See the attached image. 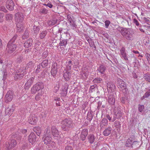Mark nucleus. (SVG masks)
Returning a JSON list of instances; mask_svg holds the SVG:
<instances>
[{"mask_svg": "<svg viewBox=\"0 0 150 150\" xmlns=\"http://www.w3.org/2000/svg\"><path fill=\"white\" fill-rule=\"evenodd\" d=\"M114 125L117 131L118 132H120L121 128L120 122L117 120L116 121L114 122Z\"/></svg>", "mask_w": 150, "mask_h": 150, "instance_id": "nucleus-32", "label": "nucleus"}, {"mask_svg": "<svg viewBox=\"0 0 150 150\" xmlns=\"http://www.w3.org/2000/svg\"><path fill=\"white\" fill-rule=\"evenodd\" d=\"M139 146L138 142L137 141H134L133 143L132 142V147L137 148L139 147Z\"/></svg>", "mask_w": 150, "mask_h": 150, "instance_id": "nucleus-49", "label": "nucleus"}, {"mask_svg": "<svg viewBox=\"0 0 150 150\" xmlns=\"http://www.w3.org/2000/svg\"><path fill=\"white\" fill-rule=\"evenodd\" d=\"M17 46L15 43L8 42L6 51L9 54H11L16 49Z\"/></svg>", "mask_w": 150, "mask_h": 150, "instance_id": "nucleus-6", "label": "nucleus"}, {"mask_svg": "<svg viewBox=\"0 0 150 150\" xmlns=\"http://www.w3.org/2000/svg\"><path fill=\"white\" fill-rule=\"evenodd\" d=\"M87 41L91 47L93 46L94 45V42L92 41L91 39H88L87 40Z\"/></svg>", "mask_w": 150, "mask_h": 150, "instance_id": "nucleus-55", "label": "nucleus"}, {"mask_svg": "<svg viewBox=\"0 0 150 150\" xmlns=\"http://www.w3.org/2000/svg\"><path fill=\"white\" fill-rule=\"evenodd\" d=\"M72 65V61L69 60L66 65V68L65 71H69L71 70V67Z\"/></svg>", "mask_w": 150, "mask_h": 150, "instance_id": "nucleus-34", "label": "nucleus"}, {"mask_svg": "<svg viewBox=\"0 0 150 150\" xmlns=\"http://www.w3.org/2000/svg\"><path fill=\"white\" fill-rule=\"evenodd\" d=\"M107 86L108 90L109 89L111 91H112L114 89L115 85L112 82L110 81L108 82L107 83Z\"/></svg>", "mask_w": 150, "mask_h": 150, "instance_id": "nucleus-33", "label": "nucleus"}, {"mask_svg": "<svg viewBox=\"0 0 150 150\" xmlns=\"http://www.w3.org/2000/svg\"><path fill=\"white\" fill-rule=\"evenodd\" d=\"M16 29L18 32L20 33L23 30L24 27L22 23H17Z\"/></svg>", "mask_w": 150, "mask_h": 150, "instance_id": "nucleus-28", "label": "nucleus"}, {"mask_svg": "<svg viewBox=\"0 0 150 150\" xmlns=\"http://www.w3.org/2000/svg\"><path fill=\"white\" fill-rule=\"evenodd\" d=\"M23 60L24 59H23V56H20L17 57L16 61L17 63H20L22 62Z\"/></svg>", "mask_w": 150, "mask_h": 150, "instance_id": "nucleus-50", "label": "nucleus"}, {"mask_svg": "<svg viewBox=\"0 0 150 150\" xmlns=\"http://www.w3.org/2000/svg\"><path fill=\"white\" fill-rule=\"evenodd\" d=\"M37 137L36 135L33 132L31 133L28 136V140L32 144H33L36 141Z\"/></svg>", "mask_w": 150, "mask_h": 150, "instance_id": "nucleus-15", "label": "nucleus"}, {"mask_svg": "<svg viewBox=\"0 0 150 150\" xmlns=\"http://www.w3.org/2000/svg\"><path fill=\"white\" fill-rule=\"evenodd\" d=\"M148 92L147 91V92L145 93L144 96L142 97V99H144V98H147L149 97L150 95V94L148 93Z\"/></svg>", "mask_w": 150, "mask_h": 150, "instance_id": "nucleus-59", "label": "nucleus"}, {"mask_svg": "<svg viewBox=\"0 0 150 150\" xmlns=\"http://www.w3.org/2000/svg\"><path fill=\"white\" fill-rule=\"evenodd\" d=\"M117 83L118 87L120 90L126 87V85L125 84L124 81L120 79H118Z\"/></svg>", "mask_w": 150, "mask_h": 150, "instance_id": "nucleus-18", "label": "nucleus"}, {"mask_svg": "<svg viewBox=\"0 0 150 150\" xmlns=\"http://www.w3.org/2000/svg\"><path fill=\"white\" fill-rule=\"evenodd\" d=\"M51 132L52 134L54 137H58L59 136V132L55 126H52L51 128Z\"/></svg>", "mask_w": 150, "mask_h": 150, "instance_id": "nucleus-19", "label": "nucleus"}, {"mask_svg": "<svg viewBox=\"0 0 150 150\" xmlns=\"http://www.w3.org/2000/svg\"><path fill=\"white\" fill-rule=\"evenodd\" d=\"M108 102L111 105H114L115 103V100L114 96L110 95L108 98Z\"/></svg>", "mask_w": 150, "mask_h": 150, "instance_id": "nucleus-27", "label": "nucleus"}, {"mask_svg": "<svg viewBox=\"0 0 150 150\" xmlns=\"http://www.w3.org/2000/svg\"><path fill=\"white\" fill-rule=\"evenodd\" d=\"M40 29L39 27L38 26L35 25L34 26L33 30L35 33L37 34L39 32Z\"/></svg>", "mask_w": 150, "mask_h": 150, "instance_id": "nucleus-47", "label": "nucleus"}, {"mask_svg": "<svg viewBox=\"0 0 150 150\" xmlns=\"http://www.w3.org/2000/svg\"><path fill=\"white\" fill-rule=\"evenodd\" d=\"M88 142L91 144H93L95 141L96 137L92 134H89L87 137Z\"/></svg>", "mask_w": 150, "mask_h": 150, "instance_id": "nucleus-22", "label": "nucleus"}, {"mask_svg": "<svg viewBox=\"0 0 150 150\" xmlns=\"http://www.w3.org/2000/svg\"><path fill=\"white\" fill-rule=\"evenodd\" d=\"M93 112H89L88 113L87 118V120L90 121L92 119L93 117Z\"/></svg>", "mask_w": 150, "mask_h": 150, "instance_id": "nucleus-39", "label": "nucleus"}, {"mask_svg": "<svg viewBox=\"0 0 150 150\" xmlns=\"http://www.w3.org/2000/svg\"><path fill=\"white\" fill-rule=\"evenodd\" d=\"M71 23V25L73 27L76 28L77 26V25H76V23H75V21H74V20L72 21H71V22H70Z\"/></svg>", "mask_w": 150, "mask_h": 150, "instance_id": "nucleus-63", "label": "nucleus"}, {"mask_svg": "<svg viewBox=\"0 0 150 150\" xmlns=\"http://www.w3.org/2000/svg\"><path fill=\"white\" fill-rule=\"evenodd\" d=\"M106 69V67L104 64H102L98 67L97 70L101 74H103Z\"/></svg>", "mask_w": 150, "mask_h": 150, "instance_id": "nucleus-29", "label": "nucleus"}, {"mask_svg": "<svg viewBox=\"0 0 150 150\" xmlns=\"http://www.w3.org/2000/svg\"><path fill=\"white\" fill-rule=\"evenodd\" d=\"M121 56L125 60H128L127 57V54L125 52V48L124 47H122L120 50Z\"/></svg>", "mask_w": 150, "mask_h": 150, "instance_id": "nucleus-20", "label": "nucleus"}, {"mask_svg": "<svg viewBox=\"0 0 150 150\" xmlns=\"http://www.w3.org/2000/svg\"><path fill=\"white\" fill-rule=\"evenodd\" d=\"M60 40V42L59 43V45L61 46H64L65 47L67 44L68 41L64 39L61 37Z\"/></svg>", "mask_w": 150, "mask_h": 150, "instance_id": "nucleus-31", "label": "nucleus"}, {"mask_svg": "<svg viewBox=\"0 0 150 150\" xmlns=\"http://www.w3.org/2000/svg\"><path fill=\"white\" fill-rule=\"evenodd\" d=\"M117 30L127 40L131 41L133 40L134 32L132 29L119 27Z\"/></svg>", "mask_w": 150, "mask_h": 150, "instance_id": "nucleus-1", "label": "nucleus"}, {"mask_svg": "<svg viewBox=\"0 0 150 150\" xmlns=\"http://www.w3.org/2000/svg\"><path fill=\"white\" fill-rule=\"evenodd\" d=\"M34 64L31 61L29 62L27 64L26 67L28 68H29V70L30 71L32 68L33 67Z\"/></svg>", "mask_w": 150, "mask_h": 150, "instance_id": "nucleus-45", "label": "nucleus"}, {"mask_svg": "<svg viewBox=\"0 0 150 150\" xmlns=\"http://www.w3.org/2000/svg\"><path fill=\"white\" fill-rule=\"evenodd\" d=\"M45 135V137L42 139L44 144L47 145L51 144L53 142L52 141V138L50 135V130H47Z\"/></svg>", "mask_w": 150, "mask_h": 150, "instance_id": "nucleus-5", "label": "nucleus"}, {"mask_svg": "<svg viewBox=\"0 0 150 150\" xmlns=\"http://www.w3.org/2000/svg\"><path fill=\"white\" fill-rule=\"evenodd\" d=\"M48 59H45L42 61L41 65L42 68H45L48 66Z\"/></svg>", "mask_w": 150, "mask_h": 150, "instance_id": "nucleus-40", "label": "nucleus"}, {"mask_svg": "<svg viewBox=\"0 0 150 150\" xmlns=\"http://www.w3.org/2000/svg\"><path fill=\"white\" fill-rule=\"evenodd\" d=\"M57 19H52L49 21L48 23L50 25H53L57 23Z\"/></svg>", "mask_w": 150, "mask_h": 150, "instance_id": "nucleus-43", "label": "nucleus"}, {"mask_svg": "<svg viewBox=\"0 0 150 150\" xmlns=\"http://www.w3.org/2000/svg\"><path fill=\"white\" fill-rule=\"evenodd\" d=\"M19 38L18 37V35L17 34H15L13 38L9 41L8 42L14 43H17L18 41L19 40Z\"/></svg>", "mask_w": 150, "mask_h": 150, "instance_id": "nucleus-24", "label": "nucleus"}, {"mask_svg": "<svg viewBox=\"0 0 150 150\" xmlns=\"http://www.w3.org/2000/svg\"><path fill=\"white\" fill-rule=\"evenodd\" d=\"M14 110V107L12 105L11 108L8 107L6 109V112L7 113L8 115H11L13 114Z\"/></svg>", "mask_w": 150, "mask_h": 150, "instance_id": "nucleus-26", "label": "nucleus"}, {"mask_svg": "<svg viewBox=\"0 0 150 150\" xmlns=\"http://www.w3.org/2000/svg\"><path fill=\"white\" fill-rule=\"evenodd\" d=\"M144 78L147 81L150 82V74L149 73L146 74H144Z\"/></svg>", "mask_w": 150, "mask_h": 150, "instance_id": "nucleus-44", "label": "nucleus"}, {"mask_svg": "<svg viewBox=\"0 0 150 150\" xmlns=\"http://www.w3.org/2000/svg\"><path fill=\"white\" fill-rule=\"evenodd\" d=\"M144 108V106L143 105L139 104L138 105V110L140 112H142Z\"/></svg>", "mask_w": 150, "mask_h": 150, "instance_id": "nucleus-52", "label": "nucleus"}, {"mask_svg": "<svg viewBox=\"0 0 150 150\" xmlns=\"http://www.w3.org/2000/svg\"><path fill=\"white\" fill-rule=\"evenodd\" d=\"M27 72L25 67H21L18 70L15 74L14 78L15 80L21 79Z\"/></svg>", "mask_w": 150, "mask_h": 150, "instance_id": "nucleus-3", "label": "nucleus"}, {"mask_svg": "<svg viewBox=\"0 0 150 150\" xmlns=\"http://www.w3.org/2000/svg\"><path fill=\"white\" fill-rule=\"evenodd\" d=\"M68 88V86L67 85H66L64 88H63L62 91L61 93L64 96H66L67 93V90Z\"/></svg>", "mask_w": 150, "mask_h": 150, "instance_id": "nucleus-38", "label": "nucleus"}, {"mask_svg": "<svg viewBox=\"0 0 150 150\" xmlns=\"http://www.w3.org/2000/svg\"><path fill=\"white\" fill-rule=\"evenodd\" d=\"M58 32L62 33V35H61V37L65 40L68 41L70 39V35L67 32H64V33H62L63 31H60L59 29H58Z\"/></svg>", "mask_w": 150, "mask_h": 150, "instance_id": "nucleus-17", "label": "nucleus"}, {"mask_svg": "<svg viewBox=\"0 0 150 150\" xmlns=\"http://www.w3.org/2000/svg\"><path fill=\"white\" fill-rule=\"evenodd\" d=\"M43 87V85L42 83H38L34 85L32 88L31 91L32 94L36 93L38 91Z\"/></svg>", "mask_w": 150, "mask_h": 150, "instance_id": "nucleus-7", "label": "nucleus"}, {"mask_svg": "<svg viewBox=\"0 0 150 150\" xmlns=\"http://www.w3.org/2000/svg\"><path fill=\"white\" fill-rule=\"evenodd\" d=\"M108 125V120L105 118H103L101 120L100 123V127L101 129L104 128V126Z\"/></svg>", "mask_w": 150, "mask_h": 150, "instance_id": "nucleus-25", "label": "nucleus"}, {"mask_svg": "<svg viewBox=\"0 0 150 150\" xmlns=\"http://www.w3.org/2000/svg\"><path fill=\"white\" fill-rule=\"evenodd\" d=\"M14 4L12 0H7L6 2V7L10 11L14 9Z\"/></svg>", "mask_w": 150, "mask_h": 150, "instance_id": "nucleus-13", "label": "nucleus"}, {"mask_svg": "<svg viewBox=\"0 0 150 150\" xmlns=\"http://www.w3.org/2000/svg\"><path fill=\"white\" fill-rule=\"evenodd\" d=\"M48 53L47 52H46V51L44 52L43 53V55H42V57H43V58H46L48 56Z\"/></svg>", "mask_w": 150, "mask_h": 150, "instance_id": "nucleus-64", "label": "nucleus"}, {"mask_svg": "<svg viewBox=\"0 0 150 150\" xmlns=\"http://www.w3.org/2000/svg\"><path fill=\"white\" fill-rule=\"evenodd\" d=\"M112 130V127H108L103 131V134L105 136H108L111 133Z\"/></svg>", "mask_w": 150, "mask_h": 150, "instance_id": "nucleus-21", "label": "nucleus"}, {"mask_svg": "<svg viewBox=\"0 0 150 150\" xmlns=\"http://www.w3.org/2000/svg\"><path fill=\"white\" fill-rule=\"evenodd\" d=\"M102 81V79L101 78L97 77L93 80V82L94 83H100Z\"/></svg>", "mask_w": 150, "mask_h": 150, "instance_id": "nucleus-46", "label": "nucleus"}, {"mask_svg": "<svg viewBox=\"0 0 150 150\" xmlns=\"http://www.w3.org/2000/svg\"><path fill=\"white\" fill-rule=\"evenodd\" d=\"M58 71V65L57 63L54 62L52 65L50 71L51 74L55 77Z\"/></svg>", "mask_w": 150, "mask_h": 150, "instance_id": "nucleus-10", "label": "nucleus"}, {"mask_svg": "<svg viewBox=\"0 0 150 150\" xmlns=\"http://www.w3.org/2000/svg\"><path fill=\"white\" fill-rule=\"evenodd\" d=\"M24 18V15L21 12H18L15 14V19L16 23H22Z\"/></svg>", "mask_w": 150, "mask_h": 150, "instance_id": "nucleus-8", "label": "nucleus"}, {"mask_svg": "<svg viewBox=\"0 0 150 150\" xmlns=\"http://www.w3.org/2000/svg\"><path fill=\"white\" fill-rule=\"evenodd\" d=\"M29 31L28 29H26L23 35L22 36V39L23 40H24L28 38L29 37Z\"/></svg>", "mask_w": 150, "mask_h": 150, "instance_id": "nucleus-36", "label": "nucleus"}, {"mask_svg": "<svg viewBox=\"0 0 150 150\" xmlns=\"http://www.w3.org/2000/svg\"><path fill=\"white\" fill-rule=\"evenodd\" d=\"M97 85H94L90 86L89 89V92L90 93H93L97 90Z\"/></svg>", "mask_w": 150, "mask_h": 150, "instance_id": "nucleus-41", "label": "nucleus"}, {"mask_svg": "<svg viewBox=\"0 0 150 150\" xmlns=\"http://www.w3.org/2000/svg\"><path fill=\"white\" fill-rule=\"evenodd\" d=\"M39 34V37L40 39H42L45 38L47 33V30H44L40 32Z\"/></svg>", "mask_w": 150, "mask_h": 150, "instance_id": "nucleus-37", "label": "nucleus"}, {"mask_svg": "<svg viewBox=\"0 0 150 150\" xmlns=\"http://www.w3.org/2000/svg\"><path fill=\"white\" fill-rule=\"evenodd\" d=\"M88 129H83L81 132L80 135V138L82 141L85 140L88 134Z\"/></svg>", "mask_w": 150, "mask_h": 150, "instance_id": "nucleus-16", "label": "nucleus"}, {"mask_svg": "<svg viewBox=\"0 0 150 150\" xmlns=\"http://www.w3.org/2000/svg\"><path fill=\"white\" fill-rule=\"evenodd\" d=\"M38 120V117L35 115H31L28 119V123L31 125L36 124Z\"/></svg>", "mask_w": 150, "mask_h": 150, "instance_id": "nucleus-11", "label": "nucleus"}, {"mask_svg": "<svg viewBox=\"0 0 150 150\" xmlns=\"http://www.w3.org/2000/svg\"><path fill=\"white\" fill-rule=\"evenodd\" d=\"M34 131L36 133L37 135L39 136L41 132V128L39 127H35L34 129Z\"/></svg>", "mask_w": 150, "mask_h": 150, "instance_id": "nucleus-35", "label": "nucleus"}, {"mask_svg": "<svg viewBox=\"0 0 150 150\" xmlns=\"http://www.w3.org/2000/svg\"><path fill=\"white\" fill-rule=\"evenodd\" d=\"M113 112V117L112 118V122H114L116 119H120L123 115L121 109L119 108H115Z\"/></svg>", "mask_w": 150, "mask_h": 150, "instance_id": "nucleus-4", "label": "nucleus"}, {"mask_svg": "<svg viewBox=\"0 0 150 150\" xmlns=\"http://www.w3.org/2000/svg\"><path fill=\"white\" fill-rule=\"evenodd\" d=\"M40 12L42 13L46 14L47 13V10L45 8H43L41 9Z\"/></svg>", "mask_w": 150, "mask_h": 150, "instance_id": "nucleus-57", "label": "nucleus"}, {"mask_svg": "<svg viewBox=\"0 0 150 150\" xmlns=\"http://www.w3.org/2000/svg\"><path fill=\"white\" fill-rule=\"evenodd\" d=\"M62 124L63 125L62 126V130L67 132L69 131V128L72 127V122L70 118H66L63 120Z\"/></svg>", "mask_w": 150, "mask_h": 150, "instance_id": "nucleus-2", "label": "nucleus"}, {"mask_svg": "<svg viewBox=\"0 0 150 150\" xmlns=\"http://www.w3.org/2000/svg\"><path fill=\"white\" fill-rule=\"evenodd\" d=\"M33 40L32 39H29L24 43V46L25 48H29L30 47L32 44Z\"/></svg>", "mask_w": 150, "mask_h": 150, "instance_id": "nucleus-23", "label": "nucleus"}, {"mask_svg": "<svg viewBox=\"0 0 150 150\" xmlns=\"http://www.w3.org/2000/svg\"><path fill=\"white\" fill-rule=\"evenodd\" d=\"M128 99L127 96H124L122 97L121 99V101L122 103H124L125 102V100H127Z\"/></svg>", "mask_w": 150, "mask_h": 150, "instance_id": "nucleus-56", "label": "nucleus"}, {"mask_svg": "<svg viewBox=\"0 0 150 150\" xmlns=\"http://www.w3.org/2000/svg\"><path fill=\"white\" fill-rule=\"evenodd\" d=\"M34 77H31L28 80L25 85L24 88L25 90L29 89L34 81Z\"/></svg>", "mask_w": 150, "mask_h": 150, "instance_id": "nucleus-14", "label": "nucleus"}, {"mask_svg": "<svg viewBox=\"0 0 150 150\" xmlns=\"http://www.w3.org/2000/svg\"><path fill=\"white\" fill-rule=\"evenodd\" d=\"M40 64L38 65L37 66V68L35 70V73L38 74L39 73L40 71L41 70L42 68Z\"/></svg>", "mask_w": 150, "mask_h": 150, "instance_id": "nucleus-53", "label": "nucleus"}, {"mask_svg": "<svg viewBox=\"0 0 150 150\" xmlns=\"http://www.w3.org/2000/svg\"><path fill=\"white\" fill-rule=\"evenodd\" d=\"M65 150H73L72 146H67L65 148Z\"/></svg>", "mask_w": 150, "mask_h": 150, "instance_id": "nucleus-61", "label": "nucleus"}, {"mask_svg": "<svg viewBox=\"0 0 150 150\" xmlns=\"http://www.w3.org/2000/svg\"><path fill=\"white\" fill-rule=\"evenodd\" d=\"M73 16L71 14H69L67 16V18L70 22L74 20L72 18Z\"/></svg>", "mask_w": 150, "mask_h": 150, "instance_id": "nucleus-54", "label": "nucleus"}, {"mask_svg": "<svg viewBox=\"0 0 150 150\" xmlns=\"http://www.w3.org/2000/svg\"><path fill=\"white\" fill-rule=\"evenodd\" d=\"M16 144L17 142L16 140L13 138H11L6 143L7 149H10L13 148L16 146Z\"/></svg>", "mask_w": 150, "mask_h": 150, "instance_id": "nucleus-9", "label": "nucleus"}, {"mask_svg": "<svg viewBox=\"0 0 150 150\" xmlns=\"http://www.w3.org/2000/svg\"><path fill=\"white\" fill-rule=\"evenodd\" d=\"M110 21L109 20H106L105 21V28H108L109 24H110Z\"/></svg>", "mask_w": 150, "mask_h": 150, "instance_id": "nucleus-60", "label": "nucleus"}, {"mask_svg": "<svg viewBox=\"0 0 150 150\" xmlns=\"http://www.w3.org/2000/svg\"><path fill=\"white\" fill-rule=\"evenodd\" d=\"M13 93L12 91H9L5 96V100L6 103H8L12 100L13 98Z\"/></svg>", "mask_w": 150, "mask_h": 150, "instance_id": "nucleus-12", "label": "nucleus"}, {"mask_svg": "<svg viewBox=\"0 0 150 150\" xmlns=\"http://www.w3.org/2000/svg\"><path fill=\"white\" fill-rule=\"evenodd\" d=\"M5 17L7 20H11L13 18V15L11 14H7L5 15Z\"/></svg>", "mask_w": 150, "mask_h": 150, "instance_id": "nucleus-51", "label": "nucleus"}, {"mask_svg": "<svg viewBox=\"0 0 150 150\" xmlns=\"http://www.w3.org/2000/svg\"><path fill=\"white\" fill-rule=\"evenodd\" d=\"M145 55L149 64H150V54L147 53H146Z\"/></svg>", "mask_w": 150, "mask_h": 150, "instance_id": "nucleus-58", "label": "nucleus"}, {"mask_svg": "<svg viewBox=\"0 0 150 150\" xmlns=\"http://www.w3.org/2000/svg\"><path fill=\"white\" fill-rule=\"evenodd\" d=\"M120 90L122 91L123 93V96H127V93L128 89L126 87L121 89Z\"/></svg>", "mask_w": 150, "mask_h": 150, "instance_id": "nucleus-48", "label": "nucleus"}, {"mask_svg": "<svg viewBox=\"0 0 150 150\" xmlns=\"http://www.w3.org/2000/svg\"><path fill=\"white\" fill-rule=\"evenodd\" d=\"M71 72L70 71H66V72L64 73L63 74V76L64 79L66 81H68L70 79V75Z\"/></svg>", "mask_w": 150, "mask_h": 150, "instance_id": "nucleus-30", "label": "nucleus"}, {"mask_svg": "<svg viewBox=\"0 0 150 150\" xmlns=\"http://www.w3.org/2000/svg\"><path fill=\"white\" fill-rule=\"evenodd\" d=\"M132 142L131 140L129 138L126 141L125 146L126 147H130L132 146Z\"/></svg>", "mask_w": 150, "mask_h": 150, "instance_id": "nucleus-42", "label": "nucleus"}, {"mask_svg": "<svg viewBox=\"0 0 150 150\" xmlns=\"http://www.w3.org/2000/svg\"><path fill=\"white\" fill-rule=\"evenodd\" d=\"M103 103H106V101L105 100H103L102 101H99L98 103V106H101L102 104H103Z\"/></svg>", "mask_w": 150, "mask_h": 150, "instance_id": "nucleus-62", "label": "nucleus"}]
</instances>
